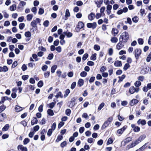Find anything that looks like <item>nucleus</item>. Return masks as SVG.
<instances>
[{"mask_svg":"<svg viewBox=\"0 0 151 151\" xmlns=\"http://www.w3.org/2000/svg\"><path fill=\"white\" fill-rule=\"evenodd\" d=\"M138 42L139 44L142 45L143 43V40L142 38H139L138 40Z\"/></svg>","mask_w":151,"mask_h":151,"instance_id":"nucleus-62","label":"nucleus"},{"mask_svg":"<svg viewBox=\"0 0 151 151\" xmlns=\"http://www.w3.org/2000/svg\"><path fill=\"white\" fill-rule=\"evenodd\" d=\"M129 92L131 94L135 92L134 88V86L130 87L129 89Z\"/></svg>","mask_w":151,"mask_h":151,"instance_id":"nucleus-30","label":"nucleus"},{"mask_svg":"<svg viewBox=\"0 0 151 151\" xmlns=\"http://www.w3.org/2000/svg\"><path fill=\"white\" fill-rule=\"evenodd\" d=\"M132 138L131 137H129L125 139V141L124 142L126 143H127L131 141Z\"/></svg>","mask_w":151,"mask_h":151,"instance_id":"nucleus-60","label":"nucleus"},{"mask_svg":"<svg viewBox=\"0 0 151 151\" xmlns=\"http://www.w3.org/2000/svg\"><path fill=\"white\" fill-rule=\"evenodd\" d=\"M17 149L19 151H27V149L25 147H24L22 145H19L18 146Z\"/></svg>","mask_w":151,"mask_h":151,"instance_id":"nucleus-11","label":"nucleus"},{"mask_svg":"<svg viewBox=\"0 0 151 151\" xmlns=\"http://www.w3.org/2000/svg\"><path fill=\"white\" fill-rule=\"evenodd\" d=\"M49 22L48 20H46L43 23V25L45 27L48 26L49 24Z\"/></svg>","mask_w":151,"mask_h":151,"instance_id":"nucleus-57","label":"nucleus"},{"mask_svg":"<svg viewBox=\"0 0 151 151\" xmlns=\"http://www.w3.org/2000/svg\"><path fill=\"white\" fill-rule=\"evenodd\" d=\"M118 30L116 28H113L112 29L111 33L114 36L116 35L118 33Z\"/></svg>","mask_w":151,"mask_h":151,"instance_id":"nucleus-15","label":"nucleus"},{"mask_svg":"<svg viewBox=\"0 0 151 151\" xmlns=\"http://www.w3.org/2000/svg\"><path fill=\"white\" fill-rule=\"evenodd\" d=\"M16 9V6L14 4L10 7V10L11 11H13L15 10Z\"/></svg>","mask_w":151,"mask_h":151,"instance_id":"nucleus-27","label":"nucleus"},{"mask_svg":"<svg viewBox=\"0 0 151 151\" xmlns=\"http://www.w3.org/2000/svg\"><path fill=\"white\" fill-rule=\"evenodd\" d=\"M9 128V124H6L2 128V130L3 131H6L8 130Z\"/></svg>","mask_w":151,"mask_h":151,"instance_id":"nucleus-24","label":"nucleus"},{"mask_svg":"<svg viewBox=\"0 0 151 151\" xmlns=\"http://www.w3.org/2000/svg\"><path fill=\"white\" fill-rule=\"evenodd\" d=\"M57 67V65H53L51 68V72L54 73Z\"/></svg>","mask_w":151,"mask_h":151,"instance_id":"nucleus-29","label":"nucleus"},{"mask_svg":"<svg viewBox=\"0 0 151 151\" xmlns=\"http://www.w3.org/2000/svg\"><path fill=\"white\" fill-rule=\"evenodd\" d=\"M71 110L70 109H66L65 111V113L68 116H70V114L71 113Z\"/></svg>","mask_w":151,"mask_h":151,"instance_id":"nucleus-36","label":"nucleus"},{"mask_svg":"<svg viewBox=\"0 0 151 151\" xmlns=\"http://www.w3.org/2000/svg\"><path fill=\"white\" fill-rule=\"evenodd\" d=\"M77 99L76 97H73L71 99L70 101V103L69 105V106L70 107H72L75 105V101Z\"/></svg>","mask_w":151,"mask_h":151,"instance_id":"nucleus-10","label":"nucleus"},{"mask_svg":"<svg viewBox=\"0 0 151 151\" xmlns=\"http://www.w3.org/2000/svg\"><path fill=\"white\" fill-rule=\"evenodd\" d=\"M15 111L17 112H19L22 110V108L18 105H16L15 108Z\"/></svg>","mask_w":151,"mask_h":151,"instance_id":"nucleus-19","label":"nucleus"},{"mask_svg":"<svg viewBox=\"0 0 151 151\" xmlns=\"http://www.w3.org/2000/svg\"><path fill=\"white\" fill-rule=\"evenodd\" d=\"M113 50L112 48H110L108 50V54L109 55H111L113 54Z\"/></svg>","mask_w":151,"mask_h":151,"instance_id":"nucleus-53","label":"nucleus"},{"mask_svg":"<svg viewBox=\"0 0 151 151\" xmlns=\"http://www.w3.org/2000/svg\"><path fill=\"white\" fill-rule=\"evenodd\" d=\"M133 131L134 132H139L140 131V128L138 126H136L133 129Z\"/></svg>","mask_w":151,"mask_h":151,"instance_id":"nucleus-59","label":"nucleus"},{"mask_svg":"<svg viewBox=\"0 0 151 151\" xmlns=\"http://www.w3.org/2000/svg\"><path fill=\"white\" fill-rule=\"evenodd\" d=\"M47 112V114L50 116H52L54 114L53 111L50 109H48Z\"/></svg>","mask_w":151,"mask_h":151,"instance_id":"nucleus-23","label":"nucleus"},{"mask_svg":"<svg viewBox=\"0 0 151 151\" xmlns=\"http://www.w3.org/2000/svg\"><path fill=\"white\" fill-rule=\"evenodd\" d=\"M4 16L6 18H8L9 17V15L6 11H4L2 12Z\"/></svg>","mask_w":151,"mask_h":151,"instance_id":"nucleus-41","label":"nucleus"},{"mask_svg":"<svg viewBox=\"0 0 151 151\" xmlns=\"http://www.w3.org/2000/svg\"><path fill=\"white\" fill-rule=\"evenodd\" d=\"M48 68V66L46 65H44L42 67V70L44 71H46Z\"/></svg>","mask_w":151,"mask_h":151,"instance_id":"nucleus-55","label":"nucleus"},{"mask_svg":"<svg viewBox=\"0 0 151 151\" xmlns=\"http://www.w3.org/2000/svg\"><path fill=\"white\" fill-rule=\"evenodd\" d=\"M146 137V136L143 135L140 136L137 140L140 143L141 141L144 140Z\"/></svg>","mask_w":151,"mask_h":151,"instance_id":"nucleus-17","label":"nucleus"},{"mask_svg":"<svg viewBox=\"0 0 151 151\" xmlns=\"http://www.w3.org/2000/svg\"><path fill=\"white\" fill-rule=\"evenodd\" d=\"M6 109V106L2 105L0 107V113L4 111Z\"/></svg>","mask_w":151,"mask_h":151,"instance_id":"nucleus-46","label":"nucleus"},{"mask_svg":"<svg viewBox=\"0 0 151 151\" xmlns=\"http://www.w3.org/2000/svg\"><path fill=\"white\" fill-rule=\"evenodd\" d=\"M70 91L68 89H67L65 92V93L64 95L65 97H66L68 95L69 93H70Z\"/></svg>","mask_w":151,"mask_h":151,"instance_id":"nucleus-38","label":"nucleus"},{"mask_svg":"<svg viewBox=\"0 0 151 151\" xmlns=\"http://www.w3.org/2000/svg\"><path fill=\"white\" fill-rule=\"evenodd\" d=\"M63 138V137L61 135H58L57 139L56 140V141L57 142H58L60 140H62Z\"/></svg>","mask_w":151,"mask_h":151,"instance_id":"nucleus-47","label":"nucleus"},{"mask_svg":"<svg viewBox=\"0 0 151 151\" xmlns=\"http://www.w3.org/2000/svg\"><path fill=\"white\" fill-rule=\"evenodd\" d=\"M141 53V50L139 49H136L134 50V54L136 58L138 59L139 58Z\"/></svg>","mask_w":151,"mask_h":151,"instance_id":"nucleus-6","label":"nucleus"},{"mask_svg":"<svg viewBox=\"0 0 151 151\" xmlns=\"http://www.w3.org/2000/svg\"><path fill=\"white\" fill-rule=\"evenodd\" d=\"M138 102V101L136 99H132L130 102V104L131 106H133L135 104H137Z\"/></svg>","mask_w":151,"mask_h":151,"instance_id":"nucleus-12","label":"nucleus"},{"mask_svg":"<svg viewBox=\"0 0 151 151\" xmlns=\"http://www.w3.org/2000/svg\"><path fill=\"white\" fill-rule=\"evenodd\" d=\"M87 74V73L84 71L81 72L80 73L81 76L82 77H85Z\"/></svg>","mask_w":151,"mask_h":151,"instance_id":"nucleus-50","label":"nucleus"},{"mask_svg":"<svg viewBox=\"0 0 151 151\" xmlns=\"http://www.w3.org/2000/svg\"><path fill=\"white\" fill-rule=\"evenodd\" d=\"M93 48L95 50L98 51L100 50V47L99 45H95L94 46Z\"/></svg>","mask_w":151,"mask_h":151,"instance_id":"nucleus-39","label":"nucleus"},{"mask_svg":"<svg viewBox=\"0 0 151 151\" xmlns=\"http://www.w3.org/2000/svg\"><path fill=\"white\" fill-rule=\"evenodd\" d=\"M44 11V10L43 8H40L39 9L38 14L40 15H42L43 14Z\"/></svg>","mask_w":151,"mask_h":151,"instance_id":"nucleus-44","label":"nucleus"},{"mask_svg":"<svg viewBox=\"0 0 151 151\" xmlns=\"http://www.w3.org/2000/svg\"><path fill=\"white\" fill-rule=\"evenodd\" d=\"M87 65L90 66H92L94 65V63L92 61H88L87 63Z\"/></svg>","mask_w":151,"mask_h":151,"instance_id":"nucleus-63","label":"nucleus"},{"mask_svg":"<svg viewBox=\"0 0 151 151\" xmlns=\"http://www.w3.org/2000/svg\"><path fill=\"white\" fill-rule=\"evenodd\" d=\"M55 105V103L54 102H52L50 103L49 104L47 105V106H49V108L52 109L54 107Z\"/></svg>","mask_w":151,"mask_h":151,"instance_id":"nucleus-45","label":"nucleus"},{"mask_svg":"<svg viewBox=\"0 0 151 151\" xmlns=\"http://www.w3.org/2000/svg\"><path fill=\"white\" fill-rule=\"evenodd\" d=\"M6 115L4 113H3L0 114V122L2 121L4 119H6Z\"/></svg>","mask_w":151,"mask_h":151,"instance_id":"nucleus-13","label":"nucleus"},{"mask_svg":"<svg viewBox=\"0 0 151 151\" xmlns=\"http://www.w3.org/2000/svg\"><path fill=\"white\" fill-rule=\"evenodd\" d=\"M70 14L68 9H66L65 12V17H70Z\"/></svg>","mask_w":151,"mask_h":151,"instance_id":"nucleus-37","label":"nucleus"},{"mask_svg":"<svg viewBox=\"0 0 151 151\" xmlns=\"http://www.w3.org/2000/svg\"><path fill=\"white\" fill-rule=\"evenodd\" d=\"M132 21L134 22L135 23H137L138 22V21L139 18L135 16L134 17H133L132 18Z\"/></svg>","mask_w":151,"mask_h":151,"instance_id":"nucleus-34","label":"nucleus"},{"mask_svg":"<svg viewBox=\"0 0 151 151\" xmlns=\"http://www.w3.org/2000/svg\"><path fill=\"white\" fill-rule=\"evenodd\" d=\"M29 142V139L28 138H25L23 141L24 144L26 145Z\"/></svg>","mask_w":151,"mask_h":151,"instance_id":"nucleus-56","label":"nucleus"},{"mask_svg":"<svg viewBox=\"0 0 151 151\" xmlns=\"http://www.w3.org/2000/svg\"><path fill=\"white\" fill-rule=\"evenodd\" d=\"M113 142V138L111 137H110L108 139L106 144L107 145H109V144H111Z\"/></svg>","mask_w":151,"mask_h":151,"instance_id":"nucleus-28","label":"nucleus"},{"mask_svg":"<svg viewBox=\"0 0 151 151\" xmlns=\"http://www.w3.org/2000/svg\"><path fill=\"white\" fill-rule=\"evenodd\" d=\"M139 143V142H138L137 140L132 141L131 143L129 144L127 146V149H129L131 148H132L135 147Z\"/></svg>","mask_w":151,"mask_h":151,"instance_id":"nucleus-4","label":"nucleus"},{"mask_svg":"<svg viewBox=\"0 0 151 151\" xmlns=\"http://www.w3.org/2000/svg\"><path fill=\"white\" fill-rule=\"evenodd\" d=\"M141 84V82L139 81H137L134 83L135 86L136 87L139 86Z\"/></svg>","mask_w":151,"mask_h":151,"instance_id":"nucleus-35","label":"nucleus"},{"mask_svg":"<svg viewBox=\"0 0 151 151\" xmlns=\"http://www.w3.org/2000/svg\"><path fill=\"white\" fill-rule=\"evenodd\" d=\"M147 18L148 19V22L149 23L151 22V13H149L148 16Z\"/></svg>","mask_w":151,"mask_h":151,"instance_id":"nucleus-64","label":"nucleus"},{"mask_svg":"<svg viewBox=\"0 0 151 151\" xmlns=\"http://www.w3.org/2000/svg\"><path fill=\"white\" fill-rule=\"evenodd\" d=\"M88 55L87 53L85 54L82 57V59L83 60H86L88 58Z\"/></svg>","mask_w":151,"mask_h":151,"instance_id":"nucleus-51","label":"nucleus"},{"mask_svg":"<svg viewBox=\"0 0 151 151\" xmlns=\"http://www.w3.org/2000/svg\"><path fill=\"white\" fill-rule=\"evenodd\" d=\"M40 19L37 18L35 19H33L31 22L30 25L33 27H37V24L40 23Z\"/></svg>","mask_w":151,"mask_h":151,"instance_id":"nucleus-3","label":"nucleus"},{"mask_svg":"<svg viewBox=\"0 0 151 151\" xmlns=\"http://www.w3.org/2000/svg\"><path fill=\"white\" fill-rule=\"evenodd\" d=\"M55 97L56 98H58L59 97L62 98L63 97L62 95V93L61 92H58Z\"/></svg>","mask_w":151,"mask_h":151,"instance_id":"nucleus-48","label":"nucleus"},{"mask_svg":"<svg viewBox=\"0 0 151 151\" xmlns=\"http://www.w3.org/2000/svg\"><path fill=\"white\" fill-rule=\"evenodd\" d=\"M84 83V81L83 79H80L78 82V85L80 86H81L83 85Z\"/></svg>","mask_w":151,"mask_h":151,"instance_id":"nucleus-22","label":"nucleus"},{"mask_svg":"<svg viewBox=\"0 0 151 151\" xmlns=\"http://www.w3.org/2000/svg\"><path fill=\"white\" fill-rule=\"evenodd\" d=\"M26 5V3L24 1H22L20 2L19 5L20 6H24Z\"/></svg>","mask_w":151,"mask_h":151,"instance_id":"nucleus-61","label":"nucleus"},{"mask_svg":"<svg viewBox=\"0 0 151 151\" xmlns=\"http://www.w3.org/2000/svg\"><path fill=\"white\" fill-rule=\"evenodd\" d=\"M111 41L112 43H116L118 41V39L117 37H111Z\"/></svg>","mask_w":151,"mask_h":151,"instance_id":"nucleus-26","label":"nucleus"},{"mask_svg":"<svg viewBox=\"0 0 151 151\" xmlns=\"http://www.w3.org/2000/svg\"><path fill=\"white\" fill-rule=\"evenodd\" d=\"M95 17V14L93 13H91L88 16V18L89 20H92Z\"/></svg>","mask_w":151,"mask_h":151,"instance_id":"nucleus-16","label":"nucleus"},{"mask_svg":"<svg viewBox=\"0 0 151 151\" xmlns=\"http://www.w3.org/2000/svg\"><path fill=\"white\" fill-rule=\"evenodd\" d=\"M24 27H25V24L24 23H21L19 24V28L20 29H23Z\"/></svg>","mask_w":151,"mask_h":151,"instance_id":"nucleus-52","label":"nucleus"},{"mask_svg":"<svg viewBox=\"0 0 151 151\" xmlns=\"http://www.w3.org/2000/svg\"><path fill=\"white\" fill-rule=\"evenodd\" d=\"M87 26L88 28H91L92 29H94L96 27L97 24L96 22H94L93 23H88L87 24Z\"/></svg>","mask_w":151,"mask_h":151,"instance_id":"nucleus-7","label":"nucleus"},{"mask_svg":"<svg viewBox=\"0 0 151 151\" xmlns=\"http://www.w3.org/2000/svg\"><path fill=\"white\" fill-rule=\"evenodd\" d=\"M151 59V53H150L149 54L148 56L147 57L146 59V61L147 62H149Z\"/></svg>","mask_w":151,"mask_h":151,"instance_id":"nucleus-58","label":"nucleus"},{"mask_svg":"<svg viewBox=\"0 0 151 151\" xmlns=\"http://www.w3.org/2000/svg\"><path fill=\"white\" fill-rule=\"evenodd\" d=\"M122 41L120 40L119 42L116 45V48L118 50H120L123 48L124 45L123 44Z\"/></svg>","mask_w":151,"mask_h":151,"instance_id":"nucleus-9","label":"nucleus"},{"mask_svg":"<svg viewBox=\"0 0 151 151\" xmlns=\"http://www.w3.org/2000/svg\"><path fill=\"white\" fill-rule=\"evenodd\" d=\"M147 144H145L144 145L140 148L139 149L135 151H142L143 150L147 147Z\"/></svg>","mask_w":151,"mask_h":151,"instance_id":"nucleus-25","label":"nucleus"},{"mask_svg":"<svg viewBox=\"0 0 151 151\" xmlns=\"http://www.w3.org/2000/svg\"><path fill=\"white\" fill-rule=\"evenodd\" d=\"M33 15L32 14H29L27 15V20L30 21L32 20L33 18Z\"/></svg>","mask_w":151,"mask_h":151,"instance_id":"nucleus-21","label":"nucleus"},{"mask_svg":"<svg viewBox=\"0 0 151 151\" xmlns=\"http://www.w3.org/2000/svg\"><path fill=\"white\" fill-rule=\"evenodd\" d=\"M84 25L82 22H78V25L76 28V32H78L80 29L84 27Z\"/></svg>","mask_w":151,"mask_h":151,"instance_id":"nucleus-5","label":"nucleus"},{"mask_svg":"<svg viewBox=\"0 0 151 151\" xmlns=\"http://www.w3.org/2000/svg\"><path fill=\"white\" fill-rule=\"evenodd\" d=\"M38 122V120L35 117H33L31 121V124L32 125H34L35 124H36Z\"/></svg>","mask_w":151,"mask_h":151,"instance_id":"nucleus-18","label":"nucleus"},{"mask_svg":"<svg viewBox=\"0 0 151 151\" xmlns=\"http://www.w3.org/2000/svg\"><path fill=\"white\" fill-rule=\"evenodd\" d=\"M50 75V71H47L46 72L44 73V75L45 77L46 78H48Z\"/></svg>","mask_w":151,"mask_h":151,"instance_id":"nucleus-43","label":"nucleus"},{"mask_svg":"<svg viewBox=\"0 0 151 151\" xmlns=\"http://www.w3.org/2000/svg\"><path fill=\"white\" fill-rule=\"evenodd\" d=\"M24 35L27 37H30L31 36V34L29 31H28L25 32Z\"/></svg>","mask_w":151,"mask_h":151,"instance_id":"nucleus-40","label":"nucleus"},{"mask_svg":"<svg viewBox=\"0 0 151 151\" xmlns=\"http://www.w3.org/2000/svg\"><path fill=\"white\" fill-rule=\"evenodd\" d=\"M114 65L116 67H121L122 65V64L121 61L117 60L114 62Z\"/></svg>","mask_w":151,"mask_h":151,"instance_id":"nucleus-14","label":"nucleus"},{"mask_svg":"<svg viewBox=\"0 0 151 151\" xmlns=\"http://www.w3.org/2000/svg\"><path fill=\"white\" fill-rule=\"evenodd\" d=\"M151 89V83H148L147 86H145L142 88L143 91L145 92H147L148 90Z\"/></svg>","mask_w":151,"mask_h":151,"instance_id":"nucleus-8","label":"nucleus"},{"mask_svg":"<svg viewBox=\"0 0 151 151\" xmlns=\"http://www.w3.org/2000/svg\"><path fill=\"white\" fill-rule=\"evenodd\" d=\"M43 82L42 81H40L38 83L37 86L38 87H41L43 86Z\"/></svg>","mask_w":151,"mask_h":151,"instance_id":"nucleus-54","label":"nucleus"},{"mask_svg":"<svg viewBox=\"0 0 151 151\" xmlns=\"http://www.w3.org/2000/svg\"><path fill=\"white\" fill-rule=\"evenodd\" d=\"M63 33L65 34L68 37H70L73 35L72 33L70 32H63Z\"/></svg>","mask_w":151,"mask_h":151,"instance_id":"nucleus-20","label":"nucleus"},{"mask_svg":"<svg viewBox=\"0 0 151 151\" xmlns=\"http://www.w3.org/2000/svg\"><path fill=\"white\" fill-rule=\"evenodd\" d=\"M130 67V65L128 63H126L124 65L123 69L124 70H127Z\"/></svg>","mask_w":151,"mask_h":151,"instance_id":"nucleus-42","label":"nucleus"},{"mask_svg":"<svg viewBox=\"0 0 151 151\" xmlns=\"http://www.w3.org/2000/svg\"><path fill=\"white\" fill-rule=\"evenodd\" d=\"M113 120V118L111 117L109 118L108 119L105 121L102 125L101 129L102 130L108 127Z\"/></svg>","mask_w":151,"mask_h":151,"instance_id":"nucleus-2","label":"nucleus"},{"mask_svg":"<svg viewBox=\"0 0 151 151\" xmlns=\"http://www.w3.org/2000/svg\"><path fill=\"white\" fill-rule=\"evenodd\" d=\"M104 103L103 102L102 103L100 104L98 108L99 110H100L104 106Z\"/></svg>","mask_w":151,"mask_h":151,"instance_id":"nucleus-49","label":"nucleus"},{"mask_svg":"<svg viewBox=\"0 0 151 151\" xmlns=\"http://www.w3.org/2000/svg\"><path fill=\"white\" fill-rule=\"evenodd\" d=\"M54 55L52 53H51L48 55L47 57V59L48 60H51L53 58Z\"/></svg>","mask_w":151,"mask_h":151,"instance_id":"nucleus-33","label":"nucleus"},{"mask_svg":"<svg viewBox=\"0 0 151 151\" xmlns=\"http://www.w3.org/2000/svg\"><path fill=\"white\" fill-rule=\"evenodd\" d=\"M129 35L128 33L127 32H124L121 34L120 37V40L122 39L121 41L124 43H125L127 41L129 38Z\"/></svg>","mask_w":151,"mask_h":151,"instance_id":"nucleus-1","label":"nucleus"},{"mask_svg":"<svg viewBox=\"0 0 151 151\" xmlns=\"http://www.w3.org/2000/svg\"><path fill=\"white\" fill-rule=\"evenodd\" d=\"M125 75L124 74H123L122 76H119L118 78H119V80L118 81V82H120L122 81L124 79L125 77Z\"/></svg>","mask_w":151,"mask_h":151,"instance_id":"nucleus-32","label":"nucleus"},{"mask_svg":"<svg viewBox=\"0 0 151 151\" xmlns=\"http://www.w3.org/2000/svg\"><path fill=\"white\" fill-rule=\"evenodd\" d=\"M96 53L92 54L91 56V60H95L96 58Z\"/></svg>","mask_w":151,"mask_h":151,"instance_id":"nucleus-31","label":"nucleus"}]
</instances>
